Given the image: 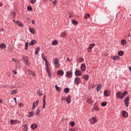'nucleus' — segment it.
Masks as SVG:
<instances>
[{
    "label": "nucleus",
    "instance_id": "obj_29",
    "mask_svg": "<svg viewBox=\"0 0 131 131\" xmlns=\"http://www.w3.org/2000/svg\"><path fill=\"white\" fill-rule=\"evenodd\" d=\"M28 45H29V43L28 42H26L25 43V49L26 50H28Z\"/></svg>",
    "mask_w": 131,
    "mask_h": 131
},
{
    "label": "nucleus",
    "instance_id": "obj_18",
    "mask_svg": "<svg viewBox=\"0 0 131 131\" xmlns=\"http://www.w3.org/2000/svg\"><path fill=\"white\" fill-rule=\"evenodd\" d=\"M104 95L105 97H109V96H110V91L108 90L105 91L104 92Z\"/></svg>",
    "mask_w": 131,
    "mask_h": 131
},
{
    "label": "nucleus",
    "instance_id": "obj_14",
    "mask_svg": "<svg viewBox=\"0 0 131 131\" xmlns=\"http://www.w3.org/2000/svg\"><path fill=\"white\" fill-rule=\"evenodd\" d=\"M82 78H84L85 80L88 81L90 79V77L89 76V75L84 74L82 75Z\"/></svg>",
    "mask_w": 131,
    "mask_h": 131
},
{
    "label": "nucleus",
    "instance_id": "obj_54",
    "mask_svg": "<svg viewBox=\"0 0 131 131\" xmlns=\"http://www.w3.org/2000/svg\"><path fill=\"white\" fill-rule=\"evenodd\" d=\"M38 95H39V96H42V93H40V92H39V91L38 92Z\"/></svg>",
    "mask_w": 131,
    "mask_h": 131
},
{
    "label": "nucleus",
    "instance_id": "obj_48",
    "mask_svg": "<svg viewBox=\"0 0 131 131\" xmlns=\"http://www.w3.org/2000/svg\"><path fill=\"white\" fill-rule=\"evenodd\" d=\"M18 26L19 27H23V24H22V23H19Z\"/></svg>",
    "mask_w": 131,
    "mask_h": 131
},
{
    "label": "nucleus",
    "instance_id": "obj_46",
    "mask_svg": "<svg viewBox=\"0 0 131 131\" xmlns=\"http://www.w3.org/2000/svg\"><path fill=\"white\" fill-rule=\"evenodd\" d=\"M94 110H95V111H98V110H100V108L96 106L94 107Z\"/></svg>",
    "mask_w": 131,
    "mask_h": 131
},
{
    "label": "nucleus",
    "instance_id": "obj_5",
    "mask_svg": "<svg viewBox=\"0 0 131 131\" xmlns=\"http://www.w3.org/2000/svg\"><path fill=\"white\" fill-rule=\"evenodd\" d=\"M90 122L91 124H94V123H97V122H98V120H97L96 117H93L90 119Z\"/></svg>",
    "mask_w": 131,
    "mask_h": 131
},
{
    "label": "nucleus",
    "instance_id": "obj_61",
    "mask_svg": "<svg viewBox=\"0 0 131 131\" xmlns=\"http://www.w3.org/2000/svg\"><path fill=\"white\" fill-rule=\"evenodd\" d=\"M68 131H74V130H73V129H69Z\"/></svg>",
    "mask_w": 131,
    "mask_h": 131
},
{
    "label": "nucleus",
    "instance_id": "obj_39",
    "mask_svg": "<svg viewBox=\"0 0 131 131\" xmlns=\"http://www.w3.org/2000/svg\"><path fill=\"white\" fill-rule=\"evenodd\" d=\"M70 124L71 126H74L75 124V122L72 121L70 122Z\"/></svg>",
    "mask_w": 131,
    "mask_h": 131
},
{
    "label": "nucleus",
    "instance_id": "obj_41",
    "mask_svg": "<svg viewBox=\"0 0 131 131\" xmlns=\"http://www.w3.org/2000/svg\"><path fill=\"white\" fill-rule=\"evenodd\" d=\"M90 14H85V16H84V18L85 19H88V18H89V17H90Z\"/></svg>",
    "mask_w": 131,
    "mask_h": 131
},
{
    "label": "nucleus",
    "instance_id": "obj_2",
    "mask_svg": "<svg viewBox=\"0 0 131 131\" xmlns=\"http://www.w3.org/2000/svg\"><path fill=\"white\" fill-rule=\"evenodd\" d=\"M127 94H128L127 91H125L123 93H121V92H118L116 93V96L118 99H122L124 97H125V96H127Z\"/></svg>",
    "mask_w": 131,
    "mask_h": 131
},
{
    "label": "nucleus",
    "instance_id": "obj_52",
    "mask_svg": "<svg viewBox=\"0 0 131 131\" xmlns=\"http://www.w3.org/2000/svg\"><path fill=\"white\" fill-rule=\"evenodd\" d=\"M66 100V98L65 97H62L61 100V101H65Z\"/></svg>",
    "mask_w": 131,
    "mask_h": 131
},
{
    "label": "nucleus",
    "instance_id": "obj_53",
    "mask_svg": "<svg viewBox=\"0 0 131 131\" xmlns=\"http://www.w3.org/2000/svg\"><path fill=\"white\" fill-rule=\"evenodd\" d=\"M13 72L14 74H17V71L14 70L13 71Z\"/></svg>",
    "mask_w": 131,
    "mask_h": 131
},
{
    "label": "nucleus",
    "instance_id": "obj_27",
    "mask_svg": "<svg viewBox=\"0 0 131 131\" xmlns=\"http://www.w3.org/2000/svg\"><path fill=\"white\" fill-rule=\"evenodd\" d=\"M40 48L39 47H37L36 50H35V54L36 55H38V53L39 52Z\"/></svg>",
    "mask_w": 131,
    "mask_h": 131
},
{
    "label": "nucleus",
    "instance_id": "obj_45",
    "mask_svg": "<svg viewBox=\"0 0 131 131\" xmlns=\"http://www.w3.org/2000/svg\"><path fill=\"white\" fill-rule=\"evenodd\" d=\"M119 56H115L113 58V60H117V59H119Z\"/></svg>",
    "mask_w": 131,
    "mask_h": 131
},
{
    "label": "nucleus",
    "instance_id": "obj_28",
    "mask_svg": "<svg viewBox=\"0 0 131 131\" xmlns=\"http://www.w3.org/2000/svg\"><path fill=\"white\" fill-rule=\"evenodd\" d=\"M121 42L122 46H125V45H126V41H125L124 39L121 40Z\"/></svg>",
    "mask_w": 131,
    "mask_h": 131
},
{
    "label": "nucleus",
    "instance_id": "obj_51",
    "mask_svg": "<svg viewBox=\"0 0 131 131\" xmlns=\"http://www.w3.org/2000/svg\"><path fill=\"white\" fill-rule=\"evenodd\" d=\"M42 108L43 109L46 108V103H43Z\"/></svg>",
    "mask_w": 131,
    "mask_h": 131
},
{
    "label": "nucleus",
    "instance_id": "obj_56",
    "mask_svg": "<svg viewBox=\"0 0 131 131\" xmlns=\"http://www.w3.org/2000/svg\"><path fill=\"white\" fill-rule=\"evenodd\" d=\"M1 31H5V30H4L3 28H0V32Z\"/></svg>",
    "mask_w": 131,
    "mask_h": 131
},
{
    "label": "nucleus",
    "instance_id": "obj_44",
    "mask_svg": "<svg viewBox=\"0 0 131 131\" xmlns=\"http://www.w3.org/2000/svg\"><path fill=\"white\" fill-rule=\"evenodd\" d=\"M107 105V102H102L101 103V106H103V107H105Z\"/></svg>",
    "mask_w": 131,
    "mask_h": 131
},
{
    "label": "nucleus",
    "instance_id": "obj_3",
    "mask_svg": "<svg viewBox=\"0 0 131 131\" xmlns=\"http://www.w3.org/2000/svg\"><path fill=\"white\" fill-rule=\"evenodd\" d=\"M74 83L76 84V85H78L80 83H81V78L79 77H77L74 79Z\"/></svg>",
    "mask_w": 131,
    "mask_h": 131
},
{
    "label": "nucleus",
    "instance_id": "obj_50",
    "mask_svg": "<svg viewBox=\"0 0 131 131\" xmlns=\"http://www.w3.org/2000/svg\"><path fill=\"white\" fill-rule=\"evenodd\" d=\"M38 102H39V100H36L35 102V104H36V106L38 104Z\"/></svg>",
    "mask_w": 131,
    "mask_h": 131
},
{
    "label": "nucleus",
    "instance_id": "obj_57",
    "mask_svg": "<svg viewBox=\"0 0 131 131\" xmlns=\"http://www.w3.org/2000/svg\"><path fill=\"white\" fill-rule=\"evenodd\" d=\"M43 104H46V99L45 98L43 99Z\"/></svg>",
    "mask_w": 131,
    "mask_h": 131
},
{
    "label": "nucleus",
    "instance_id": "obj_35",
    "mask_svg": "<svg viewBox=\"0 0 131 131\" xmlns=\"http://www.w3.org/2000/svg\"><path fill=\"white\" fill-rule=\"evenodd\" d=\"M72 22L73 24H74V25H77V24H78L77 21H76L75 20H72Z\"/></svg>",
    "mask_w": 131,
    "mask_h": 131
},
{
    "label": "nucleus",
    "instance_id": "obj_60",
    "mask_svg": "<svg viewBox=\"0 0 131 131\" xmlns=\"http://www.w3.org/2000/svg\"><path fill=\"white\" fill-rule=\"evenodd\" d=\"M19 105L20 107H23V104L22 103H19Z\"/></svg>",
    "mask_w": 131,
    "mask_h": 131
},
{
    "label": "nucleus",
    "instance_id": "obj_49",
    "mask_svg": "<svg viewBox=\"0 0 131 131\" xmlns=\"http://www.w3.org/2000/svg\"><path fill=\"white\" fill-rule=\"evenodd\" d=\"M31 22H32V24H33V25H34L35 24V20H32Z\"/></svg>",
    "mask_w": 131,
    "mask_h": 131
},
{
    "label": "nucleus",
    "instance_id": "obj_43",
    "mask_svg": "<svg viewBox=\"0 0 131 131\" xmlns=\"http://www.w3.org/2000/svg\"><path fill=\"white\" fill-rule=\"evenodd\" d=\"M11 16L12 18H15V17H16V13L13 12L11 14Z\"/></svg>",
    "mask_w": 131,
    "mask_h": 131
},
{
    "label": "nucleus",
    "instance_id": "obj_20",
    "mask_svg": "<svg viewBox=\"0 0 131 131\" xmlns=\"http://www.w3.org/2000/svg\"><path fill=\"white\" fill-rule=\"evenodd\" d=\"M77 62L82 63V62H84V59L82 57H79L77 58Z\"/></svg>",
    "mask_w": 131,
    "mask_h": 131
},
{
    "label": "nucleus",
    "instance_id": "obj_25",
    "mask_svg": "<svg viewBox=\"0 0 131 131\" xmlns=\"http://www.w3.org/2000/svg\"><path fill=\"white\" fill-rule=\"evenodd\" d=\"M50 2L52 3L53 6H56V4H57V0H50Z\"/></svg>",
    "mask_w": 131,
    "mask_h": 131
},
{
    "label": "nucleus",
    "instance_id": "obj_24",
    "mask_svg": "<svg viewBox=\"0 0 131 131\" xmlns=\"http://www.w3.org/2000/svg\"><path fill=\"white\" fill-rule=\"evenodd\" d=\"M17 90L15 89V90H12V92L11 93V95H16V94H17Z\"/></svg>",
    "mask_w": 131,
    "mask_h": 131
},
{
    "label": "nucleus",
    "instance_id": "obj_47",
    "mask_svg": "<svg viewBox=\"0 0 131 131\" xmlns=\"http://www.w3.org/2000/svg\"><path fill=\"white\" fill-rule=\"evenodd\" d=\"M36 2V0H31L30 2L31 4H35Z\"/></svg>",
    "mask_w": 131,
    "mask_h": 131
},
{
    "label": "nucleus",
    "instance_id": "obj_11",
    "mask_svg": "<svg viewBox=\"0 0 131 131\" xmlns=\"http://www.w3.org/2000/svg\"><path fill=\"white\" fill-rule=\"evenodd\" d=\"M66 100L67 103H68V104H70V103H71V96L69 95L67 97V98H66Z\"/></svg>",
    "mask_w": 131,
    "mask_h": 131
},
{
    "label": "nucleus",
    "instance_id": "obj_22",
    "mask_svg": "<svg viewBox=\"0 0 131 131\" xmlns=\"http://www.w3.org/2000/svg\"><path fill=\"white\" fill-rule=\"evenodd\" d=\"M128 114L127 113V112H126V111H123L122 113V116L123 117H127Z\"/></svg>",
    "mask_w": 131,
    "mask_h": 131
},
{
    "label": "nucleus",
    "instance_id": "obj_58",
    "mask_svg": "<svg viewBox=\"0 0 131 131\" xmlns=\"http://www.w3.org/2000/svg\"><path fill=\"white\" fill-rule=\"evenodd\" d=\"M14 100L15 101V104H17V100H16V98H14Z\"/></svg>",
    "mask_w": 131,
    "mask_h": 131
},
{
    "label": "nucleus",
    "instance_id": "obj_64",
    "mask_svg": "<svg viewBox=\"0 0 131 131\" xmlns=\"http://www.w3.org/2000/svg\"><path fill=\"white\" fill-rule=\"evenodd\" d=\"M20 122L19 121H17V123H20Z\"/></svg>",
    "mask_w": 131,
    "mask_h": 131
},
{
    "label": "nucleus",
    "instance_id": "obj_38",
    "mask_svg": "<svg viewBox=\"0 0 131 131\" xmlns=\"http://www.w3.org/2000/svg\"><path fill=\"white\" fill-rule=\"evenodd\" d=\"M28 11H32V7L30 6H28L27 7Z\"/></svg>",
    "mask_w": 131,
    "mask_h": 131
},
{
    "label": "nucleus",
    "instance_id": "obj_55",
    "mask_svg": "<svg viewBox=\"0 0 131 131\" xmlns=\"http://www.w3.org/2000/svg\"><path fill=\"white\" fill-rule=\"evenodd\" d=\"M12 61H13V62H16V59L14 58L12 59Z\"/></svg>",
    "mask_w": 131,
    "mask_h": 131
},
{
    "label": "nucleus",
    "instance_id": "obj_26",
    "mask_svg": "<svg viewBox=\"0 0 131 131\" xmlns=\"http://www.w3.org/2000/svg\"><path fill=\"white\" fill-rule=\"evenodd\" d=\"M24 127V131H27L28 130V127H27V125L26 124L23 125Z\"/></svg>",
    "mask_w": 131,
    "mask_h": 131
},
{
    "label": "nucleus",
    "instance_id": "obj_31",
    "mask_svg": "<svg viewBox=\"0 0 131 131\" xmlns=\"http://www.w3.org/2000/svg\"><path fill=\"white\" fill-rule=\"evenodd\" d=\"M119 56H123L124 55V52L123 51H120L118 53Z\"/></svg>",
    "mask_w": 131,
    "mask_h": 131
},
{
    "label": "nucleus",
    "instance_id": "obj_7",
    "mask_svg": "<svg viewBox=\"0 0 131 131\" xmlns=\"http://www.w3.org/2000/svg\"><path fill=\"white\" fill-rule=\"evenodd\" d=\"M124 104L126 107H128V105L129 104V98L128 97H126L124 100Z\"/></svg>",
    "mask_w": 131,
    "mask_h": 131
},
{
    "label": "nucleus",
    "instance_id": "obj_15",
    "mask_svg": "<svg viewBox=\"0 0 131 131\" xmlns=\"http://www.w3.org/2000/svg\"><path fill=\"white\" fill-rule=\"evenodd\" d=\"M94 47H95V44L92 43V44H90L88 51V52H92V49H93V48H94Z\"/></svg>",
    "mask_w": 131,
    "mask_h": 131
},
{
    "label": "nucleus",
    "instance_id": "obj_13",
    "mask_svg": "<svg viewBox=\"0 0 131 131\" xmlns=\"http://www.w3.org/2000/svg\"><path fill=\"white\" fill-rule=\"evenodd\" d=\"M66 35H67V33L65 31L61 32L59 35L60 37H62L63 38H64V37H65V36H66Z\"/></svg>",
    "mask_w": 131,
    "mask_h": 131
},
{
    "label": "nucleus",
    "instance_id": "obj_34",
    "mask_svg": "<svg viewBox=\"0 0 131 131\" xmlns=\"http://www.w3.org/2000/svg\"><path fill=\"white\" fill-rule=\"evenodd\" d=\"M69 91H70V90H69V88H65L64 89V90H63V92H64V93H69Z\"/></svg>",
    "mask_w": 131,
    "mask_h": 131
},
{
    "label": "nucleus",
    "instance_id": "obj_62",
    "mask_svg": "<svg viewBox=\"0 0 131 131\" xmlns=\"http://www.w3.org/2000/svg\"><path fill=\"white\" fill-rule=\"evenodd\" d=\"M3 6V4H2V3L0 2V7H2Z\"/></svg>",
    "mask_w": 131,
    "mask_h": 131
},
{
    "label": "nucleus",
    "instance_id": "obj_33",
    "mask_svg": "<svg viewBox=\"0 0 131 131\" xmlns=\"http://www.w3.org/2000/svg\"><path fill=\"white\" fill-rule=\"evenodd\" d=\"M52 45L53 46H56V45H58V42L57 40H54L53 41H52Z\"/></svg>",
    "mask_w": 131,
    "mask_h": 131
},
{
    "label": "nucleus",
    "instance_id": "obj_21",
    "mask_svg": "<svg viewBox=\"0 0 131 131\" xmlns=\"http://www.w3.org/2000/svg\"><path fill=\"white\" fill-rule=\"evenodd\" d=\"M6 48H7V46L6 45V44L1 43L0 45V49H1V50H3V49H6Z\"/></svg>",
    "mask_w": 131,
    "mask_h": 131
},
{
    "label": "nucleus",
    "instance_id": "obj_17",
    "mask_svg": "<svg viewBox=\"0 0 131 131\" xmlns=\"http://www.w3.org/2000/svg\"><path fill=\"white\" fill-rule=\"evenodd\" d=\"M17 122H18V120H17L11 119L10 120V124H11V125H13L14 124H16L17 123Z\"/></svg>",
    "mask_w": 131,
    "mask_h": 131
},
{
    "label": "nucleus",
    "instance_id": "obj_10",
    "mask_svg": "<svg viewBox=\"0 0 131 131\" xmlns=\"http://www.w3.org/2000/svg\"><path fill=\"white\" fill-rule=\"evenodd\" d=\"M57 74L60 75V76H63L64 75V71L62 70H59L57 71Z\"/></svg>",
    "mask_w": 131,
    "mask_h": 131
},
{
    "label": "nucleus",
    "instance_id": "obj_16",
    "mask_svg": "<svg viewBox=\"0 0 131 131\" xmlns=\"http://www.w3.org/2000/svg\"><path fill=\"white\" fill-rule=\"evenodd\" d=\"M29 30L32 34H34L35 33V29L33 28H29Z\"/></svg>",
    "mask_w": 131,
    "mask_h": 131
},
{
    "label": "nucleus",
    "instance_id": "obj_36",
    "mask_svg": "<svg viewBox=\"0 0 131 131\" xmlns=\"http://www.w3.org/2000/svg\"><path fill=\"white\" fill-rule=\"evenodd\" d=\"M97 92H99L101 91V85H98L97 86Z\"/></svg>",
    "mask_w": 131,
    "mask_h": 131
},
{
    "label": "nucleus",
    "instance_id": "obj_42",
    "mask_svg": "<svg viewBox=\"0 0 131 131\" xmlns=\"http://www.w3.org/2000/svg\"><path fill=\"white\" fill-rule=\"evenodd\" d=\"M55 89L57 91H60V90H61V88H60V87L58 86V85H55Z\"/></svg>",
    "mask_w": 131,
    "mask_h": 131
},
{
    "label": "nucleus",
    "instance_id": "obj_6",
    "mask_svg": "<svg viewBox=\"0 0 131 131\" xmlns=\"http://www.w3.org/2000/svg\"><path fill=\"white\" fill-rule=\"evenodd\" d=\"M80 69L82 72H84V71L86 70V66H85V63H83L81 64Z\"/></svg>",
    "mask_w": 131,
    "mask_h": 131
},
{
    "label": "nucleus",
    "instance_id": "obj_40",
    "mask_svg": "<svg viewBox=\"0 0 131 131\" xmlns=\"http://www.w3.org/2000/svg\"><path fill=\"white\" fill-rule=\"evenodd\" d=\"M40 112V111H39V109L37 108L36 111V115H38Z\"/></svg>",
    "mask_w": 131,
    "mask_h": 131
},
{
    "label": "nucleus",
    "instance_id": "obj_12",
    "mask_svg": "<svg viewBox=\"0 0 131 131\" xmlns=\"http://www.w3.org/2000/svg\"><path fill=\"white\" fill-rule=\"evenodd\" d=\"M31 128H32L33 130L36 128H37V124L33 123L31 125Z\"/></svg>",
    "mask_w": 131,
    "mask_h": 131
},
{
    "label": "nucleus",
    "instance_id": "obj_4",
    "mask_svg": "<svg viewBox=\"0 0 131 131\" xmlns=\"http://www.w3.org/2000/svg\"><path fill=\"white\" fill-rule=\"evenodd\" d=\"M60 60H59V59L58 58H55L54 59V64L55 65V67H56V68H59V67H60Z\"/></svg>",
    "mask_w": 131,
    "mask_h": 131
},
{
    "label": "nucleus",
    "instance_id": "obj_30",
    "mask_svg": "<svg viewBox=\"0 0 131 131\" xmlns=\"http://www.w3.org/2000/svg\"><path fill=\"white\" fill-rule=\"evenodd\" d=\"M28 72H29V74L30 75H34V73H33V72L32 71L29 70Z\"/></svg>",
    "mask_w": 131,
    "mask_h": 131
},
{
    "label": "nucleus",
    "instance_id": "obj_37",
    "mask_svg": "<svg viewBox=\"0 0 131 131\" xmlns=\"http://www.w3.org/2000/svg\"><path fill=\"white\" fill-rule=\"evenodd\" d=\"M35 102H34L33 103V105H32V110H34V109H35Z\"/></svg>",
    "mask_w": 131,
    "mask_h": 131
},
{
    "label": "nucleus",
    "instance_id": "obj_9",
    "mask_svg": "<svg viewBox=\"0 0 131 131\" xmlns=\"http://www.w3.org/2000/svg\"><path fill=\"white\" fill-rule=\"evenodd\" d=\"M66 76L71 78L72 77V72L71 71L66 72Z\"/></svg>",
    "mask_w": 131,
    "mask_h": 131
},
{
    "label": "nucleus",
    "instance_id": "obj_59",
    "mask_svg": "<svg viewBox=\"0 0 131 131\" xmlns=\"http://www.w3.org/2000/svg\"><path fill=\"white\" fill-rule=\"evenodd\" d=\"M15 23H16V24H17L18 25H19V21H16L15 22Z\"/></svg>",
    "mask_w": 131,
    "mask_h": 131
},
{
    "label": "nucleus",
    "instance_id": "obj_63",
    "mask_svg": "<svg viewBox=\"0 0 131 131\" xmlns=\"http://www.w3.org/2000/svg\"><path fill=\"white\" fill-rule=\"evenodd\" d=\"M1 103H3V101L1 99H0V104H1Z\"/></svg>",
    "mask_w": 131,
    "mask_h": 131
},
{
    "label": "nucleus",
    "instance_id": "obj_19",
    "mask_svg": "<svg viewBox=\"0 0 131 131\" xmlns=\"http://www.w3.org/2000/svg\"><path fill=\"white\" fill-rule=\"evenodd\" d=\"M23 60H24L25 63H26V65H27V66H29V63H28V58L27 57H23Z\"/></svg>",
    "mask_w": 131,
    "mask_h": 131
},
{
    "label": "nucleus",
    "instance_id": "obj_1",
    "mask_svg": "<svg viewBox=\"0 0 131 131\" xmlns=\"http://www.w3.org/2000/svg\"><path fill=\"white\" fill-rule=\"evenodd\" d=\"M42 55H43V53L41 54V57H42V58L43 59V60L44 61H45L46 71L47 72V73L48 74V76L50 77V68L49 67L50 63H49V61H48V60H47V58H43V56H42Z\"/></svg>",
    "mask_w": 131,
    "mask_h": 131
},
{
    "label": "nucleus",
    "instance_id": "obj_32",
    "mask_svg": "<svg viewBox=\"0 0 131 131\" xmlns=\"http://www.w3.org/2000/svg\"><path fill=\"white\" fill-rule=\"evenodd\" d=\"M33 114H34V112H30L29 114V117H32V116H33Z\"/></svg>",
    "mask_w": 131,
    "mask_h": 131
},
{
    "label": "nucleus",
    "instance_id": "obj_23",
    "mask_svg": "<svg viewBox=\"0 0 131 131\" xmlns=\"http://www.w3.org/2000/svg\"><path fill=\"white\" fill-rule=\"evenodd\" d=\"M35 43H36V41H35V40H32L30 41L29 45L30 46H33V45H35Z\"/></svg>",
    "mask_w": 131,
    "mask_h": 131
},
{
    "label": "nucleus",
    "instance_id": "obj_8",
    "mask_svg": "<svg viewBox=\"0 0 131 131\" xmlns=\"http://www.w3.org/2000/svg\"><path fill=\"white\" fill-rule=\"evenodd\" d=\"M75 75L76 76H81V75H82V73L81 71L76 70L75 72Z\"/></svg>",
    "mask_w": 131,
    "mask_h": 131
}]
</instances>
